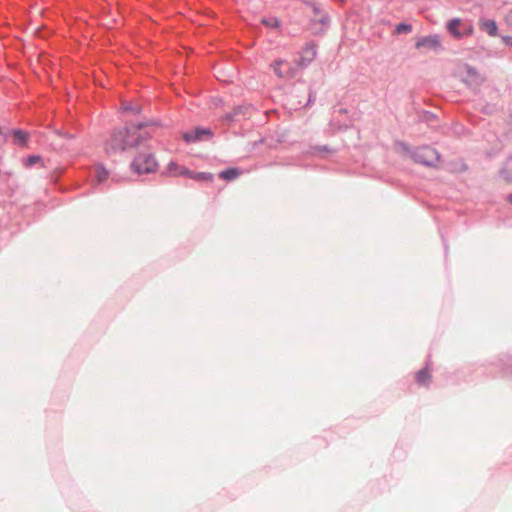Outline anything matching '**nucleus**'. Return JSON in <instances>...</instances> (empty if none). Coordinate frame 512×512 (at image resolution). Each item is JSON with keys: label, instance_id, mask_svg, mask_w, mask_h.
I'll return each mask as SVG.
<instances>
[{"label": "nucleus", "instance_id": "1", "mask_svg": "<svg viewBox=\"0 0 512 512\" xmlns=\"http://www.w3.org/2000/svg\"><path fill=\"white\" fill-rule=\"evenodd\" d=\"M148 125L147 122H140L135 127V131H131L128 127L120 128L112 133L111 138L105 145V151L108 154L122 153L130 148H135L141 144L142 140L148 138V135L138 134L143 128Z\"/></svg>", "mask_w": 512, "mask_h": 512}, {"label": "nucleus", "instance_id": "2", "mask_svg": "<svg viewBox=\"0 0 512 512\" xmlns=\"http://www.w3.org/2000/svg\"><path fill=\"white\" fill-rule=\"evenodd\" d=\"M411 159L424 167H435L440 161V154L431 146H422L411 152Z\"/></svg>", "mask_w": 512, "mask_h": 512}, {"label": "nucleus", "instance_id": "3", "mask_svg": "<svg viewBox=\"0 0 512 512\" xmlns=\"http://www.w3.org/2000/svg\"><path fill=\"white\" fill-rule=\"evenodd\" d=\"M158 168V162L151 153L141 154L132 160L131 169L136 174L154 173Z\"/></svg>", "mask_w": 512, "mask_h": 512}, {"label": "nucleus", "instance_id": "4", "mask_svg": "<svg viewBox=\"0 0 512 512\" xmlns=\"http://www.w3.org/2000/svg\"><path fill=\"white\" fill-rule=\"evenodd\" d=\"M213 137V131L206 127H196L193 130L186 131L183 134V140L186 144H195L209 140Z\"/></svg>", "mask_w": 512, "mask_h": 512}, {"label": "nucleus", "instance_id": "5", "mask_svg": "<svg viewBox=\"0 0 512 512\" xmlns=\"http://www.w3.org/2000/svg\"><path fill=\"white\" fill-rule=\"evenodd\" d=\"M466 76L463 79L465 85L470 88H476L483 84L484 78L480 75L479 71L476 68L466 64L465 65Z\"/></svg>", "mask_w": 512, "mask_h": 512}, {"label": "nucleus", "instance_id": "6", "mask_svg": "<svg viewBox=\"0 0 512 512\" xmlns=\"http://www.w3.org/2000/svg\"><path fill=\"white\" fill-rule=\"evenodd\" d=\"M416 48L438 51L441 48L440 38L435 34L420 37L416 41Z\"/></svg>", "mask_w": 512, "mask_h": 512}, {"label": "nucleus", "instance_id": "7", "mask_svg": "<svg viewBox=\"0 0 512 512\" xmlns=\"http://www.w3.org/2000/svg\"><path fill=\"white\" fill-rule=\"evenodd\" d=\"M316 57V48L314 44L306 45L301 58H299L298 65L302 68L309 66Z\"/></svg>", "mask_w": 512, "mask_h": 512}, {"label": "nucleus", "instance_id": "8", "mask_svg": "<svg viewBox=\"0 0 512 512\" xmlns=\"http://www.w3.org/2000/svg\"><path fill=\"white\" fill-rule=\"evenodd\" d=\"M479 27L482 30H485L486 33L491 37L497 36V25L494 20L491 19H482L479 21Z\"/></svg>", "mask_w": 512, "mask_h": 512}, {"label": "nucleus", "instance_id": "9", "mask_svg": "<svg viewBox=\"0 0 512 512\" xmlns=\"http://www.w3.org/2000/svg\"><path fill=\"white\" fill-rule=\"evenodd\" d=\"M167 173L177 176V175H186L189 173V170L185 167L179 166L176 162L171 161L167 166Z\"/></svg>", "mask_w": 512, "mask_h": 512}, {"label": "nucleus", "instance_id": "10", "mask_svg": "<svg viewBox=\"0 0 512 512\" xmlns=\"http://www.w3.org/2000/svg\"><path fill=\"white\" fill-rule=\"evenodd\" d=\"M184 176H188L190 178H193L197 181H211L213 180V175L208 172H192L183 174Z\"/></svg>", "mask_w": 512, "mask_h": 512}, {"label": "nucleus", "instance_id": "11", "mask_svg": "<svg viewBox=\"0 0 512 512\" xmlns=\"http://www.w3.org/2000/svg\"><path fill=\"white\" fill-rule=\"evenodd\" d=\"M240 175V170L236 168H229L220 172L219 176L225 180H234Z\"/></svg>", "mask_w": 512, "mask_h": 512}, {"label": "nucleus", "instance_id": "12", "mask_svg": "<svg viewBox=\"0 0 512 512\" xmlns=\"http://www.w3.org/2000/svg\"><path fill=\"white\" fill-rule=\"evenodd\" d=\"M416 381L419 385H427L430 381V373H428L427 367L417 372Z\"/></svg>", "mask_w": 512, "mask_h": 512}, {"label": "nucleus", "instance_id": "13", "mask_svg": "<svg viewBox=\"0 0 512 512\" xmlns=\"http://www.w3.org/2000/svg\"><path fill=\"white\" fill-rule=\"evenodd\" d=\"M284 64V60H276L272 64L273 73L279 78L287 77V72L283 71L280 67Z\"/></svg>", "mask_w": 512, "mask_h": 512}, {"label": "nucleus", "instance_id": "14", "mask_svg": "<svg viewBox=\"0 0 512 512\" xmlns=\"http://www.w3.org/2000/svg\"><path fill=\"white\" fill-rule=\"evenodd\" d=\"M96 180H98V183H103L105 182V180L107 179V170L104 166L102 165H97L96 166Z\"/></svg>", "mask_w": 512, "mask_h": 512}, {"label": "nucleus", "instance_id": "15", "mask_svg": "<svg viewBox=\"0 0 512 512\" xmlns=\"http://www.w3.org/2000/svg\"><path fill=\"white\" fill-rule=\"evenodd\" d=\"M263 25L269 27V28H278L280 26V21L276 17H263L262 20H260Z\"/></svg>", "mask_w": 512, "mask_h": 512}, {"label": "nucleus", "instance_id": "16", "mask_svg": "<svg viewBox=\"0 0 512 512\" xmlns=\"http://www.w3.org/2000/svg\"><path fill=\"white\" fill-rule=\"evenodd\" d=\"M459 25V19L458 18H455V19H452L450 20L449 24H447V30H449V33L456 36V37H460V33L459 31H457V26Z\"/></svg>", "mask_w": 512, "mask_h": 512}, {"label": "nucleus", "instance_id": "17", "mask_svg": "<svg viewBox=\"0 0 512 512\" xmlns=\"http://www.w3.org/2000/svg\"><path fill=\"white\" fill-rule=\"evenodd\" d=\"M41 157L39 155H29L26 159H24V167L31 168L35 164L39 163Z\"/></svg>", "mask_w": 512, "mask_h": 512}, {"label": "nucleus", "instance_id": "18", "mask_svg": "<svg viewBox=\"0 0 512 512\" xmlns=\"http://www.w3.org/2000/svg\"><path fill=\"white\" fill-rule=\"evenodd\" d=\"M13 136L14 138H16L17 141H19V143L21 145L24 146L25 142L27 141V133L20 130V129H16V130H13Z\"/></svg>", "mask_w": 512, "mask_h": 512}, {"label": "nucleus", "instance_id": "19", "mask_svg": "<svg viewBox=\"0 0 512 512\" xmlns=\"http://www.w3.org/2000/svg\"><path fill=\"white\" fill-rule=\"evenodd\" d=\"M412 26L408 23H399L396 26V33L398 34H408L411 32Z\"/></svg>", "mask_w": 512, "mask_h": 512}, {"label": "nucleus", "instance_id": "20", "mask_svg": "<svg viewBox=\"0 0 512 512\" xmlns=\"http://www.w3.org/2000/svg\"><path fill=\"white\" fill-rule=\"evenodd\" d=\"M122 111L124 112H132V113H135V114H138L139 112H141V109L137 106H134L132 104H125L124 106H122Z\"/></svg>", "mask_w": 512, "mask_h": 512}, {"label": "nucleus", "instance_id": "21", "mask_svg": "<svg viewBox=\"0 0 512 512\" xmlns=\"http://www.w3.org/2000/svg\"><path fill=\"white\" fill-rule=\"evenodd\" d=\"M248 109H249L248 106H238V107L234 108L233 111L230 113L235 114L237 116L240 114L246 115V112Z\"/></svg>", "mask_w": 512, "mask_h": 512}, {"label": "nucleus", "instance_id": "22", "mask_svg": "<svg viewBox=\"0 0 512 512\" xmlns=\"http://www.w3.org/2000/svg\"><path fill=\"white\" fill-rule=\"evenodd\" d=\"M504 20H505V24L508 25V27L512 29V8L508 12H506Z\"/></svg>", "mask_w": 512, "mask_h": 512}, {"label": "nucleus", "instance_id": "23", "mask_svg": "<svg viewBox=\"0 0 512 512\" xmlns=\"http://www.w3.org/2000/svg\"><path fill=\"white\" fill-rule=\"evenodd\" d=\"M236 116H237V115H236V114H234V113H226V115H224V117H223V120H224L225 122H227V123H232V122H234V121H235V117H236Z\"/></svg>", "mask_w": 512, "mask_h": 512}, {"label": "nucleus", "instance_id": "24", "mask_svg": "<svg viewBox=\"0 0 512 512\" xmlns=\"http://www.w3.org/2000/svg\"><path fill=\"white\" fill-rule=\"evenodd\" d=\"M502 42H504L506 46L512 47V36H502Z\"/></svg>", "mask_w": 512, "mask_h": 512}, {"label": "nucleus", "instance_id": "25", "mask_svg": "<svg viewBox=\"0 0 512 512\" xmlns=\"http://www.w3.org/2000/svg\"><path fill=\"white\" fill-rule=\"evenodd\" d=\"M314 101H315V94L313 92H309L308 103H306V106L310 105Z\"/></svg>", "mask_w": 512, "mask_h": 512}, {"label": "nucleus", "instance_id": "26", "mask_svg": "<svg viewBox=\"0 0 512 512\" xmlns=\"http://www.w3.org/2000/svg\"><path fill=\"white\" fill-rule=\"evenodd\" d=\"M321 23L324 24V25L328 23V16L327 15H324V17H322Z\"/></svg>", "mask_w": 512, "mask_h": 512}, {"label": "nucleus", "instance_id": "27", "mask_svg": "<svg viewBox=\"0 0 512 512\" xmlns=\"http://www.w3.org/2000/svg\"><path fill=\"white\" fill-rule=\"evenodd\" d=\"M501 175H502V177L510 180V177H509V175L506 174L505 170H501Z\"/></svg>", "mask_w": 512, "mask_h": 512}, {"label": "nucleus", "instance_id": "28", "mask_svg": "<svg viewBox=\"0 0 512 512\" xmlns=\"http://www.w3.org/2000/svg\"><path fill=\"white\" fill-rule=\"evenodd\" d=\"M506 201L512 204V193L506 196Z\"/></svg>", "mask_w": 512, "mask_h": 512}, {"label": "nucleus", "instance_id": "29", "mask_svg": "<svg viewBox=\"0 0 512 512\" xmlns=\"http://www.w3.org/2000/svg\"><path fill=\"white\" fill-rule=\"evenodd\" d=\"M340 112H341V113H345V112H346V110H345V109H340Z\"/></svg>", "mask_w": 512, "mask_h": 512}]
</instances>
